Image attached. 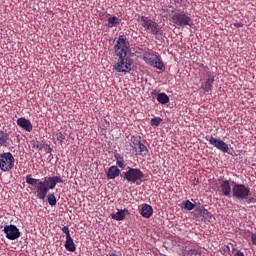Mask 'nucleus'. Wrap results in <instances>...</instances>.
<instances>
[{
  "label": "nucleus",
  "mask_w": 256,
  "mask_h": 256,
  "mask_svg": "<svg viewBox=\"0 0 256 256\" xmlns=\"http://www.w3.org/2000/svg\"><path fill=\"white\" fill-rule=\"evenodd\" d=\"M130 47L127 36L120 35L114 45V53L118 58L113 69L117 73H131V69H133V59L129 56Z\"/></svg>",
  "instance_id": "f257e3e1"
},
{
  "label": "nucleus",
  "mask_w": 256,
  "mask_h": 256,
  "mask_svg": "<svg viewBox=\"0 0 256 256\" xmlns=\"http://www.w3.org/2000/svg\"><path fill=\"white\" fill-rule=\"evenodd\" d=\"M26 183L28 185H32L33 187L36 186L37 199L44 201L45 197H47V193L55 189V187H57V183H64V181L61 176H50L40 180L31 177V174H29L26 176Z\"/></svg>",
  "instance_id": "f03ea898"
},
{
  "label": "nucleus",
  "mask_w": 256,
  "mask_h": 256,
  "mask_svg": "<svg viewBox=\"0 0 256 256\" xmlns=\"http://www.w3.org/2000/svg\"><path fill=\"white\" fill-rule=\"evenodd\" d=\"M124 181H127L128 183H132L136 185H139L140 183H143L145 179V173L141 171L139 168H133V167H127V171L122 173Z\"/></svg>",
  "instance_id": "7ed1b4c3"
},
{
  "label": "nucleus",
  "mask_w": 256,
  "mask_h": 256,
  "mask_svg": "<svg viewBox=\"0 0 256 256\" xmlns=\"http://www.w3.org/2000/svg\"><path fill=\"white\" fill-rule=\"evenodd\" d=\"M143 61L146 63V65H150V67H154L155 69H159L160 71H163V69H165V64L163 63V59H161V56L153 52H144Z\"/></svg>",
  "instance_id": "20e7f679"
},
{
  "label": "nucleus",
  "mask_w": 256,
  "mask_h": 256,
  "mask_svg": "<svg viewBox=\"0 0 256 256\" xmlns=\"http://www.w3.org/2000/svg\"><path fill=\"white\" fill-rule=\"evenodd\" d=\"M201 80H205L202 85V89L205 93H209V91L213 90V83H215V72H212L209 67L204 66L203 70L200 74Z\"/></svg>",
  "instance_id": "39448f33"
},
{
  "label": "nucleus",
  "mask_w": 256,
  "mask_h": 256,
  "mask_svg": "<svg viewBox=\"0 0 256 256\" xmlns=\"http://www.w3.org/2000/svg\"><path fill=\"white\" fill-rule=\"evenodd\" d=\"M137 21L145 29V31H148V33H151L152 35H156V37L161 32L159 24H157V22L154 20H151L149 17L139 16Z\"/></svg>",
  "instance_id": "423d86ee"
},
{
  "label": "nucleus",
  "mask_w": 256,
  "mask_h": 256,
  "mask_svg": "<svg viewBox=\"0 0 256 256\" xmlns=\"http://www.w3.org/2000/svg\"><path fill=\"white\" fill-rule=\"evenodd\" d=\"M15 167V157L11 152L0 153V170L5 172L13 171Z\"/></svg>",
  "instance_id": "0eeeda50"
},
{
  "label": "nucleus",
  "mask_w": 256,
  "mask_h": 256,
  "mask_svg": "<svg viewBox=\"0 0 256 256\" xmlns=\"http://www.w3.org/2000/svg\"><path fill=\"white\" fill-rule=\"evenodd\" d=\"M172 22L177 25V27H193V18L185 14V12L174 13Z\"/></svg>",
  "instance_id": "6e6552de"
},
{
  "label": "nucleus",
  "mask_w": 256,
  "mask_h": 256,
  "mask_svg": "<svg viewBox=\"0 0 256 256\" xmlns=\"http://www.w3.org/2000/svg\"><path fill=\"white\" fill-rule=\"evenodd\" d=\"M232 195L235 199H248L249 195H251V188H249V186H245V184L235 183L232 188Z\"/></svg>",
  "instance_id": "1a4fd4ad"
},
{
  "label": "nucleus",
  "mask_w": 256,
  "mask_h": 256,
  "mask_svg": "<svg viewBox=\"0 0 256 256\" xmlns=\"http://www.w3.org/2000/svg\"><path fill=\"white\" fill-rule=\"evenodd\" d=\"M205 139H206V141L209 142L210 145H212V147H215L219 151H222V153L229 152V145H227V143H225V141L215 138L212 135H207L205 137Z\"/></svg>",
  "instance_id": "9d476101"
},
{
  "label": "nucleus",
  "mask_w": 256,
  "mask_h": 256,
  "mask_svg": "<svg viewBox=\"0 0 256 256\" xmlns=\"http://www.w3.org/2000/svg\"><path fill=\"white\" fill-rule=\"evenodd\" d=\"M61 231L62 233H64V235H66V241L64 244L66 251H70V253H75V251H77V246H75V242H73V238H71L69 226L62 227Z\"/></svg>",
  "instance_id": "9b49d317"
},
{
  "label": "nucleus",
  "mask_w": 256,
  "mask_h": 256,
  "mask_svg": "<svg viewBox=\"0 0 256 256\" xmlns=\"http://www.w3.org/2000/svg\"><path fill=\"white\" fill-rule=\"evenodd\" d=\"M3 231L6 235V239H9V241H15V239H19V237H21L19 228L13 224L6 225Z\"/></svg>",
  "instance_id": "f8f14e48"
},
{
  "label": "nucleus",
  "mask_w": 256,
  "mask_h": 256,
  "mask_svg": "<svg viewBox=\"0 0 256 256\" xmlns=\"http://www.w3.org/2000/svg\"><path fill=\"white\" fill-rule=\"evenodd\" d=\"M16 123L18 127H21V129H24V131H28V133L33 131V124L25 117L18 118Z\"/></svg>",
  "instance_id": "ddd939ff"
},
{
  "label": "nucleus",
  "mask_w": 256,
  "mask_h": 256,
  "mask_svg": "<svg viewBox=\"0 0 256 256\" xmlns=\"http://www.w3.org/2000/svg\"><path fill=\"white\" fill-rule=\"evenodd\" d=\"M220 191L225 197H229V195H231V183L229 180H222L220 184Z\"/></svg>",
  "instance_id": "4468645a"
},
{
  "label": "nucleus",
  "mask_w": 256,
  "mask_h": 256,
  "mask_svg": "<svg viewBox=\"0 0 256 256\" xmlns=\"http://www.w3.org/2000/svg\"><path fill=\"white\" fill-rule=\"evenodd\" d=\"M9 141H11L9 132L7 130H0V146L9 147Z\"/></svg>",
  "instance_id": "2eb2a0df"
},
{
  "label": "nucleus",
  "mask_w": 256,
  "mask_h": 256,
  "mask_svg": "<svg viewBox=\"0 0 256 256\" xmlns=\"http://www.w3.org/2000/svg\"><path fill=\"white\" fill-rule=\"evenodd\" d=\"M126 215H129V210L121 209V210H118V212L116 213L110 214V217L111 219H114V221H123Z\"/></svg>",
  "instance_id": "dca6fc26"
},
{
  "label": "nucleus",
  "mask_w": 256,
  "mask_h": 256,
  "mask_svg": "<svg viewBox=\"0 0 256 256\" xmlns=\"http://www.w3.org/2000/svg\"><path fill=\"white\" fill-rule=\"evenodd\" d=\"M140 214L145 219H151V217H153V207L151 205H149V204H144L142 206Z\"/></svg>",
  "instance_id": "f3484780"
},
{
  "label": "nucleus",
  "mask_w": 256,
  "mask_h": 256,
  "mask_svg": "<svg viewBox=\"0 0 256 256\" xmlns=\"http://www.w3.org/2000/svg\"><path fill=\"white\" fill-rule=\"evenodd\" d=\"M53 143L55 145H63V141H65V135L61 131L53 132L52 134Z\"/></svg>",
  "instance_id": "a211bd4d"
},
{
  "label": "nucleus",
  "mask_w": 256,
  "mask_h": 256,
  "mask_svg": "<svg viewBox=\"0 0 256 256\" xmlns=\"http://www.w3.org/2000/svg\"><path fill=\"white\" fill-rule=\"evenodd\" d=\"M119 175H121V170H119L117 166H111L108 169V172H107L108 179H116V177H119Z\"/></svg>",
  "instance_id": "6ab92c4d"
},
{
  "label": "nucleus",
  "mask_w": 256,
  "mask_h": 256,
  "mask_svg": "<svg viewBox=\"0 0 256 256\" xmlns=\"http://www.w3.org/2000/svg\"><path fill=\"white\" fill-rule=\"evenodd\" d=\"M114 159L116 161V165L120 168V169H125V167L127 166V164H125V158H123V155L115 152L114 153Z\"/></svg>",
  "instance_id": "aec40b11"
},
{
  "label": "nucleus",
  "mask_w": 256,
  "mask_h": 256,
  "mask_svg": "<svg viewBox=\"0 0 256 256\" xmlns=\"http://www.w3.org/2000/svg\"><path fill=\"white\" fill-rule=\"evenodd\" d=\"M196 213H198L200 217H203V219H206L207 221L211 220L213 217V214H211V212L205 208H199L196 210Z\"/></svg>",
  "instance_id": "412c9836"
},
{
  "label": "nucleus",
  "mask_w": 256,
  "mask_h": 256,
  "mask_svg": "<svg viewBox=\"0 0 256 256\" xmlns=\"http://www.w3.org/2000/svg\"><path fill=\"white\" fill-rule=\"evenodd\" d=\"M130 141L133 151L137 152V148L141 144V136L133 135L131 136Z\"/></svg>",
  "instance_id": "4be33fe9"
},
{
  "label": "nucleus",
  "mask_w": 256,
  "mask_h": 256,
  "mask_svg": "<svg viewBox=\"0 0 256 256\" xmlns=\"http://www.w3.org/2000/svg\"><path fill=\"white\" fill-rule=\"evenodd\" d=\"M135 153L136 155H141V157H147V155H149V149H147L145 144L141 143L137 148V152Z\"/></svg>",
  "instance_id": "5701e85b"
},
{
  "label": "nucleus",
  "mask_w": 256,
  "mask_h": 256,
  "mask_svg": "<svg viewBox=\"0 0 256 256\" xmlns=\"http://www.w3.org/2000/svg\"><path fill=\"white\" fill-rule=\"evenodd\" d=\"M121 24V19L117 16H112L108 18V27L109 29H113V27H117V25Z\"/></svg>",
  "instance_id": "b1692460"
},
{
  "label": "nucleus",
  "mask_w": 256,
  "mask_h": 256,
  "mask_svg": "<svg viewBox=\"0 0 256 256\" xmlns=\"http://www.w3.org/2000/svg\"><path fill=\"white\" fill-rule=\"evenodd\" d=\"M158 103H161V105H167L169 103V96H167L165 93H159L157 96Z\"/></svg>",
  "instance_id": "393cba45"
},
{
  "label": "nucleus",
  "mask_w": 256,
  "mask_h": 256,
  "mask_svg": "<svg viewBox=\"0 0 256 256\" xmlns=\"http://www.w3.org/2000/svg\"><path fill=\"white\" fill-rule=\"evenodd\" d=\"M48 203L51 205V207H55L57 205V198L55 197V194L49 193L47 195Z\"/></svg>",
  "instance_id": "a878e982"
},
{
  "label": "nucleus",
  "mask_w": 256,
  "mask_h": 256,
  "mask_svg": "<svg viewBox=\"0 0 256 256\" xmlns=\"http://www.w3.org/2000/svg\"><path fill=\"white\" fill-rule=\"evenodd\" d=\"M163 122V119L161 117H154L150 120L151 127H159L161 123Z\"/></svg>",
  "instance_id": "bb28decb"
},
{
  "label": "nucleus",
  "mask_w": 256,
  "mask_h": 256,
  "mask_svg": "<svg viewBox=\"0 0 256 256\" xmlns=\"http://www.w3.org/2000/svg\"><path fill=\"white\" fill-rule=\"evenodd\" d=\"M230 256H245V253H243V251L240 249L233 247L230 252Z\"/></svg>",
  "instance_id": "cd10ccee"
},
{
  "label": "nucleus",
  "mask_w": 256,
  "mask_h": 256,
  "mask_svg": "<svg viewBox=\"0 0 256 256\" xmlns=\"http://www.w3.org/2000/svg\"><path fill=\"white\" fill-rule=\"evenodd\" d=\"M184 209H186L187 211H193V209H195V204H193L191 201L186 200L184 202Z\"/></svg>",
  "instance_id": "c85d7f7f"
},
{
  "label": "nucleus",
  "mask_w": 256,
  "mask_h": 256,
  "mask_svg": "<svg viewBox=\"0 0 256 256\" xmlns=\"http://www.w3.org/2000/svg\"><path fill=\"white\" fill-rule=\"evenodd\" d=\"M33 148L38 149L39 151H41V150L45 149V143L36 141L33 144Z\"/></svg>",
  "instance_id": "c756f323"
},
{
  "label": "nucleus",
  "mask_w": 256,
  "mask_h": 256,
  "mask_svg": "<svg viewBox=\"0 0 256 256\" xmlns=\"http://www.w3.org/2000/svg\"><path fill=\"white\" fill-rule=\"evenodd\" d=\"M220 253H221V255H227V253H231V247H229V245H224L220 249Z\"/></svg>",
  "instance_id": "7c9ffc66"
},
{
  "label": "nucleus",
  "mask_w": 256,
  "mask_h": 256,
  "mask_svg": "<svg viewBox=\"0 0 256 256\" xmlns=\"http://www.w3.org/2000/svg\"><path fill=\"white\" fill-rule=\"evenodd\" d=\"M188 254L190 256H201V248L191 249Z\"/></svg>",
  "instance_id": "2f4dec72"
},
{
  "label": "nucleus",
  "mask_w": 256,
  "mask_h": 256,
  "mask_svg": "<svg viewBox=\"0 0 256 256\" xmlns=\"http://www.w3.org/2000/svg\"><path fill=\"white\" fill-rule=\"evenodd\" d=\"M44 149H45V152L49 154H51V152L53 151V148H51L49 144H44Z\"/></svg>",
  "instance_id": "473e14b6"
},
{
  "label": "nucleus",
  "mask_w": 256,
  "mask_h": 256,
  "mask_svg": "<svg viewBox=\"0 0 256 256\" xmlns=\"http://www.w3.org/2000/svg\"><path fill=\"white\" fill-rule=\"evenodd\" d=\"M251 241H252V245H256V233H252Z\"/></svg>",
  "instance_id": "72a5a7b5"
},
{
  "label": "nucleus",
  "mask_w": 256,
  "mask_h": 256,
  "mask_svg": "<svg viewBox=\"0 0 256 256\" xmlns=\"http://www.w3.org/2000/svg\"><path fill=\"white\" fill-rule=\"evenodd\" d=\"M247 203L248 204L256 203V199L254 197H249V198H247Z\"/></svg>",
  "instance_id": "f704fd0d"
},
{
  "label": "nucleus",
  "mask_w": 256,
  "mask_h": 256,
  "mask_svg": "<svg viewBox=\"0 0 256 256\" xmlns=\"http://www.w3.org/2000/svg\"><path fill=\"white\" fill-rule=\"evenodd\" d=\"M234 27H237V29H241V27H243V23L242 22H236V23H234Z\"/></svg>",
  "instance_id": "c9c22d12"
},
{
  "label": "nucleus",
  "mask_w": 256,
  "mask_h": 256,
  "mask_svg": "<svg viewBox=\"0 0 256 256\" xmlns=\"http://www.w3.org/2000/svg\"><path fill=\"white\" fill-rule=\"evenodd\" d=\"M196 183H199V179H197V180H194Z\"/></svg>",
  "instance_id": "e433bc0d"
}]
</instances>
